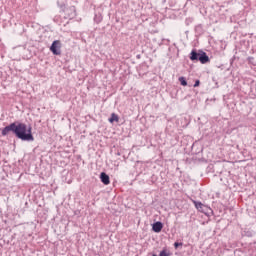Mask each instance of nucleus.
<instances>
[{"label": "nucleus", "instance_id": "f257e3e1", "mask_svg": "<svg viewBox=\"0 0 256 256\" xmlns=\"http://www.w3.org/2000/svg\"><path fill=\"white\" fill-rule=\"evenodd\" d=\"M32 128L21 122H14V135L22 141H35L33 134L31 133Z\"/></svg>", "mask_w": 256, "mask_h": 256}, {"label": "nucleus", "instance_id": "f03ea898", "mask_svg": "<svg viewBox=\"0 0 256 256\" xmlns=\"http://www.w3.org/2000/svg\"><path fill=\"white\" fill-rule=\"evenodd\" d=\"M191 61H200V63L205 64L209 63V56H207V53L200 51L197 52L195 50H192L190 54Z\"/></svg>", "mask_w": 256, "mask_h": 256}, {"label": "nucleus", "instance_id": "7ed1b4c3", "mask_svg": "<svg viewBox=\"0 0 256 256\" xmlns=\"http://www.w3.org/2000/svg\"><path fill=\"white\" fill-rule=\"evenodd\" d=\"M50 51L53 53V55H61V41H54L50 47Z\"/></svg>", "mask_w": 256, "mask_h": 256}, {"label": "nucleus", "instance_id": "20e7f679", "mask_svg": "<svg viewBox=\"0 0 256 256\" xmlns=\"http://www.w3.org/2000/svg\"><path fill=\"white\" fill-rule=\"evenodd\" d=\"M15 133V122L14 123H11L10 125L4 127L2 129V135L3 137L9 135V133Z\"/></svg>", "mask_w": 256, "mask_h": 256}, {"label": "nucleus", "instance_id": "39448f33", "mask_svg": "<svg viewBox=\"0 0 256 256\" xmlns=\"http://www.w3.org/2000/svg\"><path fill=\"white\" fill-rule=\"evenodd\" d=\"M163 229V223L161 222H156L152 226V230L154 233H161V230Z\"/></svg>", "mask_w": 256, "mask_h": 256}, {"label": "nucleus", "instance_id": "423d86ee", "mask_svg": "<svg viewBox=\"0 0 256 256\" xmlns=\"http://www.w3.org/2000/svg\"><path fill=\"white\" fill-rule=\"evenodd\" d=\"M100 179L104 185H109L110 183L109 175H107L105 172H102L100 174Z\"/></svg>", "mask_w": 256, "mask_h": 256}, {"label": "nucleus", "instance_id": "0eeeda50", "mask_svg": "<svg viewBox=\"0 0 256 256\" xmlns=\"http://www.w3.org/2000/svg\"><path fill=\"white\" fill-rule=\"evenodd\" d=\"M110 123H119V116L115 113L111 114V117L109 118Z\"/></svg>", "mask_w": 256, "mask_h": 256}, {"label": "nucleus", "instance_id": "6e6552de", "mask_svg": "<svg viewBox=\"0 0 256 256\" xmlns=\"http://www.w3.org/2000/svg\"><path fill=\"white\" fill-rule=\"evenodd\" d=\"M196 209H198V211H201V209H203V203L201 202H197V201H193Z\"/></svg>", "mask_w": 256, "mask_h": 256}, {"label": "nucleus", "instance_id": "1a4fd4ad", "mask_svg": "<svg viewBox=\"0 0 256 256\" xmlns=\"http://www.w3.org/2000/svg\"><path fill=\"white\" fill-rule=\"evenodd\" d=\"M69 11H71V15H69L68 17L70 18L75 17V8L72 7L70 9H66V13H69Z\"/></svg>", "mask_w": 256, "mask_h": 256}, {"label": "nucleus", "instance_id": "9d476101", "mask_svg": "<svg viewBox=\"0 0 256 256\" xmlns=\"http://www.w3.org/2000/svg\"><path fill=\"white\" fill-rule=\"evenodd\" d=\"M179 82L183 87H187V80H185V77H180Z\"/></svg>", "mask_w": 256, "mask_h": 256}, {"label": "nucleus", "instance_id": "9b49d317", "mask_svg": "<svg viewBox=\"0 0 256 256\" xmlns=\"http://www.w3.org/2000/svg\"><path fill=\"white\" fill-rule=\"evenodd\" d=\"M159 256H169L166 250H162Z\"/></svg>", "mask_w": 256, "mask_h": 256}, {"label": "nucleus", "instance_id": "f8f14e48", "mask_svg": "<svg viewBox=\"0 0 256 256\" xmlns=\"http://www.w3.org/2000/svg\"><path fill=\"white\" fill-rule=\"evenodd\" d=\"M182 245H183V243H179V242L174 243L175 249H177V247H181Z\"/></svg>", "mask_w": 256, "mask_h": 256}, {"label": "nucleus", "instance_id": "ddd939ff", "mask_svg": "<svg viewBox=\"0 0 256 256\" xmlns=\"http://www.w3.org/2000/svg\"><path fill=\"white\" fill-rule=\"evenodd\" d=\"M200 81L199 80H196V82H195V84H194V87H199V85H200Z\"/></svg>", "mask_w": 256, "mask_h": 256}]
</instances>
